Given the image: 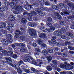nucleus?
<instances>
[{
  "instance_id": "18",
  "label": "nucleus",
  "mask_w": 74,
  "mask_h": 74,
  "mask_svg": "<svg viewBox=\"0 0 74 74\" xmlns=\"http://www.w3.org/2000/svg\"><path fill=\"white\" fill-rule=\"evenodd\" d=\"M21 31H20L19 30H16L15 32V34L16 35H17V36H19V35H22V34L21 33Z\"/></svg>"
},
{
  "instance_id": "40",
  "label": "nucleus",
  "mask_w": 74,
  "mask_h": 74,
  "mask_svg": "<svg viewBox=\"0 0 74 74\" xmlns=\"http://www.w3.org/2000/svg\"><path fill=\"white\" fill-rule=\"evenodd\" d=\"M39 10H42V11H44V10L46 11V8H45L43 6H42L40 7Z\"/></svg>"
},
{
  "instance_id": "57",
  "label": "nucleus",
  "mask_w": 74,
  "mask_h": 74,
  "mask_svg": "<svg viewBox=\"0 0 74 74\" xmlns=\"http://www.w3.org/2000/svg\"><path fill=\"white\" fill-rule=\"evenodd\" d=\"M53 63L54 64V65H56L57 64V61L56 60H53Z\"/></svg>"
},
{
  "instance_id": "31",
  "label": "nucleus",
  "mask_w": 74,
  "mask_h": 74,
  "mask_svg": "<svg viewBox=\"0 0 74 74\" xmlns=\"http://www.w3.org/2000/svg\"><path fill=\"white\" fill-rule=\"evenodd\" d=\"M47 20L48 22H49V23H50V22H52V18H51L50 17H48L47 18Z\"/></svg>"
},
{
  "instance_id": "42",
  "label": "nucleus",
  "mask_w": 74,
  "mask_h": 74,
  "mask_svg": "<svg viewBox=\"0 0 74 74\" xmlns=\"http://www.w3.org/2000/svg\"><path fill=\"white\" fill-rule=\"evenodd\" d=\"M31 70L34 73H35L36 72V69L33 67L31 68Z\"/></svg>"
},
{
  "instance_id": "16",
  "label": "nucleus",
  "mask_w": 74,
  "mask_h": 74,
  "mask_svg": "<svg viewBox=\"0 0 74 74\" xmlns=\"http://www.w3.org/2000/svg\"><path fill=\"white\" fill-rule=\"evenodd\" d=\"M8 19L10 21H14L15 20V17L13 15H11L9 16Z\"/></svg>"
},
{
  "instance_id": "37",
  "label": "nucleus",
  "mask_w": 74,
  "mask_h": 74,
  "mask_svg": "<svg viewBox=\"0 0 74 74\" xmlns=\"http://www.w3.org/2000/svg\"><path fill=\"white\" fill-rule=\"evenodd\" d=\"M47 59L49 62H50L52 60V58L51 56H49L47 58Z\"/></svg>"
},
{
  "instance_id": "24",
  "label": "nucleus",
  "mask_w": 74,
  "mask_h": 74,
  "mask_svg": "<svg viewBox=\"0 0 74 74\" xmlns=\"http://www.w3.org/2000/svg\"><path fill=\"white\" fill-rule=\"evenodd\" d=\"M21 22L23 24H26L27 22V20L26 18H23L21 19Z\"/></svg>"
},
{
  "instance_id": "11",
  "label": "nucleus",
  "mask_w": 74,
  "mask_h": 74,
  "mask_svg": "<svg viewBox=\"0 0 74 74\" xmlns=\"http://www.w3.org/2000/svg\"><path fill=\"white\" fill-rule=\"evenodd\" d=\"M36 11L37 12L40 14L41 16H44L47 14V13L45 12H41V10L37 8L36 9Z\"/></svg>"
},
{
  "instance_id": "43",
  "label": "nucleus",
  "mask_w": 74,
  "mask_h": 74,
  "mask_svg": "<svg viewBox=\"0 0 74 74\" xmlns=\"http://www.w3.org/2000/svg\"><path fill=\"white\" fill-rule=\"evenodd\" d=\"M66 34L67 36H69V37H72V36H73V34L70 32H67Z\"/></svg>"
},
{
  "instance_id": "58",
  "label": "nucleus",
  "mask_w": 74,
  "mask_h": 74,
  "mask_svg": "<svg viewBox=\"0 0 74 74\" xmlns=\"http://www.w3.org/2000/svg\"><path fill=\"white\" fill-rule=\"evenodd\" d=\"M20 38L21 40H23L25 39V37L23 36H22L20 37Z\"/></svg>"
},
{
  "instance_id": "54",
  "label": "nucleus",
  "mask_w": 74,
  "mask_h": 74,
  "mask_svg": "<svg viewBox=\"0 0 74 74\" xmlns=\"http://www.w3.org/2000/svg\"><path fill=\"white\" fill-rule=\"evenodd\" d=\"M27 48H28L29 51V52H30L32 51V47H30V46L29 45H27Z\"/></svg>"
},
{
  "instance_id": "45",
  "label": "nucleus",
  "mask_w": 74,
  "mask_h": 74,
  "mask_svg": "<svg viewBox=\"0 0 74 74\" xmlns=\"http://www.w3.org/2000/svg\"><path fill=\"white\" fill-rule=\"evenodd\" d=\"M6 23L4 22H3L2 23V25H1L2 26V27H3L4 28H6Z\"/></svg>"
},
{
  "instance_id": "26",
  "label": "nucleus",
  "mask_w": 74,
  "mask_h": 74,
  "mask_svg": "<svg viewBox=\"0 0 74 74\" xmlns=\"http://www.w3.org/2000/svg\"><path fill=\"white\" fill-rule=\"evenodd\" d=\"M12 55H13V52L12 51H9L7 52L6 56H12Z\"/></svg>"
},
{
  "instance_id": "29",
  "label": "nucleus",
  "mask_w": 74,
  "mask_h": 74,
  "mask_svg": "<svg viewBox=\"0 0 74 74\" xmlns=\"http://www.w3.org/2000/svg\"><path fill=\"white\" fill-rule=\"evenodd\" d=\"M60 66L61 69H66V67H67L66 65H65L62 63L60 64Z\"/></svg>"
},
{
  "instance_id": "46",
  "label": "nucleus",
  "mask_w": 74,
  "mask_h": 74,
  "mask_svg": "<svg viewBox=\"0 0 74 74\" xmlns=\"http://www.w3.org/2000/svg\"><path fill=\"white\" fill-rule=\"evenodd\" d=\"M39 1L41 4H44L45 3V1L44 0H39Z\"/></svg>"
},
{
  "instance_id": "60",
  "label": "nucleus",
  "mask_w": 74,
  "mask_h": 74,
  "mask_svg": "<svg viewBox=\"0 0 74 74\" xmlns=\"http://www.w3.org/2000/svg\"><path fill=\"white\" fill-rule=\"evenodd\" d=\"M59 50V48L56 47L54 48V51H56V52H58Z\"/></svg>"
},
{
  "instance_id": "27",
  "label": "nucleus",
  "mask_w": 74,
  "mask_h": 74,
  "mask_svg": "<svg viewBox=\"0 0 74 74\" xmlns=\"http://www.w3.org/2000/svg\"><path fill=\"white\" fill-rule=\"evenodd\" d=\"M53 45H54L55 46H57V47H60V44L59 42H55L54 43H51Z\"/></svg>"
},
{
  "instance_id": "20",
  "label": "nucleus",
  "mask_w": 74,
  "mask_h": 74,
  "mask_svg": "<svg viewBox=\"0 0 74 74\" xmlns=\"http://www.w3.org/2000/svg\"><path fill=\"white\" fill-rule=\"evenodd\" d=\"M8 0H3V1H2L3 3L5 5V7H8V5H10V3H9V2H5V1H7ZM4 1H5L4 2Z\"/></svg>"
},
{
  "instance_id": "1",
  "label": "nucleus",
  "mask_w": 74,
  "mask_h": 74,
  "mask_svg": "<svg viewBox=\"0 0 74 74\" xmlns=\"http://www.w3.org/2000/svg\"><path fill=\"white\" fill-rule=\"evenodd\" d=\"M65 28L66 27H63L60 30V31L58 30L55 31L53 32L54 35L56 36H61V37L62 39H66L67 37L65 35H62V33H64L66 32Z\"/></svg>"
},
{
  "instance_id": "49",
  "label": "nucleus",
  "mask_w": 74,
  "mask_h": 74,
  "mask_svg": "<svg viewBox=\"0 0 74 74\" xmlns=\"http://www.w3.org/2000/svg\"><path fill=\"white\" fill-rule=\"evenodd\" d=\"M45 5H50V4L49 3V1H45Z\"/></svg>"
},
{
  "instance_id": "63",
  "label": "nucleus",
  "mask_w": 74,
  "mask_h": 74,
  "mask_svg": "<svg viewBox=\"0 0 74 74\" xmlns=\"http://www.w3.org/2000/svg\"><path fill=\"white\" fill-rule=\"evenodd\" d=\"M33 20H34V21H37V17L36 16H34L33 17Z\"/></svg>"
},
{
  "instance_id": "47",
  "label": "nucleus",
  "mask_w": 74,
  "mask_h": 74,
  "mask_svg": "<svg viewBox=\"0 0 74 74\" xmlns=\"http://www.w3.org/2000/svg\"><path fill=\"white\" fill-rule=\"evenodd\" d=\"M68 49L70 50L71 51H74V49H73V47L71 46H69L68 47Z\"/></svg>"
},
{
  "instance_id": "25",
  "label": "nucleus",
  "mask_w": 74,
  "mask_h": 74,
  "mask_svg": "<svg viewBox=\"0 0 74 74\" xmlns=\"http://www.w3.org/2000/svg\"><path fill=\"white\" fill-rule=\"evenodd\" d=\"M28 25L29 26L31 27H35L36 25V23H32V22H29Z\"/></svg>"
},
{
  "instance_id": "14",
  "label": "nucleus",
  "mask_w": 74,
  "mask_h": 74,
  "mask_svg": "<svg viewBox=\"0 0 74 74\" xmlns=\"http://www.w3.org/2000/svg\"><path fill=\"white\" fill-rule=\"evenodd\" d=\"M22 5L21 6H17L14 8V9L17 11H19L21 10L22 11Z\"/></svg>"
},
{
  "instance_id": "9",
  "label": "nucleus",
  "mask_w": 74,
  "mask_h": 74,
  "mask_svg": "<svg viewBox=\"0 0 74 74\" xmlns=\"http://www.w3.org/2000/svg\"><path fill=\"white\" fill-rule=\"evenodd\" d=\"M74 18V16H66V17H64V20L65 22H69V20H72V19Z\"/></svg>"
},
{
  "instance_id": "62",
  "label": "nucleus",
  "mask_w": 74,
  "mask_h": 74,
  "mask_svg": "<svg viewBox=\"0 0 74 74\" xmlns=\"http://www.w3.org/2000/svg\"><path fill=\"white\" fill-rule=\"evenodd\" d=\"M27 15L28 16H30L32 17V16H33V15L31 13H28L27 14Z\"/></svg>"
},
{
  "instance_id": "12",
  "label": "nucleus",
  "mask_w": 74,
  "mask_h": 74,
  "mask_svg": "<svg viewBox=\"0 0 74 74\" xmlns=\"http://www.w3.org/2000/svg\"><path fill=\"white\" fill-rule=\"evenodd\" d=\"M5 59L6 60V62L7 63H8L10 65H11V63L12 64V61L11 60V58L9 57H5Z\"/></svg>"
},
{
  "instance_id": "41",
  "label": "nucleus",
  "mask_w": 74,
  "mask_h": 74,
  "mask_svg": "<svg viewBox=\"0 0 74 74\" xmlns=\"http://www.w3.org/2000/svg\"><path fill=\"white\" fill-rule=\"evenodd\" d=\"M47 69L48 70V71H51L52 70V67L50 66H48L47 67Z\"/></svg>"
},
{
  "instance_id": "7",
  "label": "nucleus",
  "mask_w": 74,
  "mask_h": 74,
  "mask_svg": "<svg viewBox=\"0 0 74 74\" xmlns=\"http://www.w3.org/2000/svg\"><path fill=\"white\" fill-rule=\"evenodd\" d=\"M29 33L31 36H35L36 35V31L33 29H29Z\"/></svg>"
},
{
  "instance_id": "51",
  "label": "nucleus",
  "mask_w": 74,
  "mask_h": 74,
  "mask_svg": "<svg viewBox=\"0 0 74 74\" xmlns=\"http://www.w3.org/2000/svg\"><path fill=\"white\" fill-rule=\"evenodd\" d=\"M34 5L35 6V7H37L40 5V4H39L38 3H37V2L35 3L34 4Z\"/></svg>"
},
{
  "instance_id": "10",
  "label": "nucleus",
  "mask_w": 74,
  "mask_h": 74,
  "mask_svg": "<svg viewBox=\"0 0 74 74\" xmlns=\"http://www.w3.org/2000/svg\"><path fill=\"white\" fill-rule=\"evenodd\" d=\"M40 29L44 33H45V32L46 33H48L51 32V30H50V29H48L44 27H41Z\"/></svg>"
},
{
  "instance_id": "4",
  "label": "nucleus",
  "mask_w": 74,
  "mask_h": 74,
  "mask_svg": "<svg viewBox=\"0 0 74 74\" xmlns=\"http://www.w3.org/2000/svg\"><path fill=\"white\" fill-rule=\"evenodd\" d=\"M59 6L60 8V10H62L64 12L65 15H69L70 12L69 11L67 10L66 9H63V8H66V6L64 5V4L63 3H59Z\"/></svg>"
},
{
  "instance_id": "22",
  "label": "nucleus",
  "mask_w": 74,
  "mask_h": 74,
  "mask_svg": "<svg viewBox=\"0 0 74 74\" xmlns=\"http://www.w3.org/2000/svg\"><path fill=\"white\" fill-rule=\"evenodd\" d=\"M46 11H47V12L49 13L52 12V11H53V9L52 8H46Z\"/></svg>"
},
{
  "instance_id": "35",
  "label": "nucleus",
  "mask_w": 74,
  "mask_h": 74,
  "mask_svg": "<svg viewBox=\"0 0 74 74\" xmlns=\"http://www.w3.org/2000/svg\"><path fill=\"white\" fill-rule=\"evenodd\" d=\"M42 40L41 39H38V44H39L40 45H42Z\"/></svg>"
},
{
  "instance_id": "39",
  "label": "nucleus",
  "mask_w": 74,
  "mask_h": 74,
  "mask_svg": "<svg viewBox=\"0 0 74 74\" xmlns=\"http://www.w3.org/2000/svg\"><path fill=\"white\" fill-rule=\"evenodd\" d=\"M47 51L48 52L50 53H53V49H48Z\"/></svg>"
},
{
  "instance_id": "8",
  "label": "nucleus",
  "mask_w": 74,
  "mask_h": 74,
  "mask_svg": "<svg viewBox=\"0 0 74 74\" xmlns=\"http://www.w3.org/2000/svg\"><path fill=\"white\" fill-rule=\"evenodd\" d=\"M12 1L13 2H11L9 3V5L10 7L14 8L16 6V5L18 4V1L14 0H13Z\"/></svg>"
},
{
  "instance_id": "33",
  "label": "nucleus",
  "mask_w": 74,
  "mask_h": 74,
  "mask_svg": "<svg viewBox=\"0 0 74 74\" xmlns=\"http://www.w3.org/2000/svg\"><path fill=\"white\" fill-rule=\"evenodd\" d=\"M5 16V15H4L3 12L0 11V17H2V18H4Z\"/></svg>"
},
{
  "instance_id": "13",
  "label": "nucleus",
  "mask_w": 74,
  "mask_h": 74,
  "mask_svg": "<svg viewBox=\"0 0 74 74\" xmlns=\"http://www.w3.org/2000/svg\"><path fill=\"white\" fill-rule=\"evenodd\" d=\"M47 25L49 27H50V29H49L50 30V32H49V33L50 32H51V30H53L54 31V30H55V27L53 26H52V23H47Z\"/></svg>"
},
{
  "instance_id": "64",
  "label": "nucleus",
  "mask_w": 74,
  "mask_h": 74,
  "mask_svg": "<svg viewBox=\"0 0 74 74\" xmlns=\"http://www.w3.org/2000/svg\"><path fill=\"white\" fill-rule=\"evenodd\" d=\"M2 32L3 34H6L7 33V31H5V30H3Z\"/></svg>"
},
{
  "instance_id": "32",
  "label": "nucleus",
  "mask_w": 74,
  "mask_h": 74,
  "mask_svg": "<svg viewBox=\"0 0 74 74\" xmlns=\"http://www.w3.org/2000/svg\"><path fill=\"white\" fill-rule=\"evenodd\" d=\"M52 8L55 10H58L59 9L58 7L56 5H53L52 6Z\"/></svg>"
},
{
  "instance_id": "3",
  "label": "nucleus",
  "mask_w": 74,
  "mask_h": 74,
  "mask_svg": "<svg viewBox=\"0 0 74 74\" xmlns=\"http://www.w3.org/2000/svg\"><path fill=\"white\" fill-rule=\"evenodd\" d=\"M16 45L17 47H20V48H21L20 50V51L21 52H25V53H27L28 52L27 48L25 47V44L22 43H18L16 44Z\"/></svg>"
},
{
  "instance_id": "19",
  "label": "nucleus",
  "mask_w": 74,
  "mask_h": 74,
  "mask_svg": "<svg viewBox=\"0 0 74 74\" xmlns=\"http://www.w3.org/2000/svg\"><path fill=\"white\" fill-rule=\"evenodd\" d=\"M46 37V35L44 33H41L39 35V37L40 38H45Z\"/></svg>"
},
{
  "instance_id": "55",
  "label": "nucleus",
  "mask_w": 74,
  "mask_h": 74,
  "mask_svg": "<svg viewBox=\"0 0 74 74\" xmlns=\"http://www.w3.org/2000/svg\"><path fill=\"white\" fill-rule=\"evenodd\" d=\"M31 13H32V14L33 15H36L37 14V12L35 11H31Z\"/></svg>"
},
{
  "instance_id": "50",
  "label": "nucleus",
  "mask_w": 74,
  "mask_h": 74,
  "mask_svg": "<svg viewBox=\"0 0 74 74\" xmlns=\"http://www.w3.org/2000/svg\"><path fill=\"white\" fill-rule=\"evenodd\" d=\"M42 48H45V47H47V45L45 43H42L41 45Z\"/></svg>"
},
{
  "instance_id": "34",
  "label": "nucleus",
  "mask_w": 74,
  "mask_h": 74,
  "mask_svg": "<svg viewBox=\"0 0 74 74\" xmlns=\"http://www.w3.org/2000/svg\"><path fill=\"white\" fill-rule=\"evenodd\" d=\"M1 52L3 53L5 56H6V55L7 54V50H6L3 49L1 51Z\"/></svg>"
},
{
  "instance_id": "5",
  "label": "nucleus",
  "mask_w": 74,
  "mask_h": 74,
  "mask_svg": "<svg viewBox=\"0 0 74 74\" xmlns=\"http://www.w3.org/2000/svg\"><path fill=\"white\" fill-rule=\"evenodd\" d=\"M8 26H7L6 27V28L7 30H8V31H10V32H12L13 29L12 27H15V26H14V25L12 23L9 22L8 23Z\"/></svg>"
},
{
  "instance_id": "53",
  "label": "nucleus",
  "mask_w": 74,
  "mask_h": 74,
  "mask_svg": "<svg viewBox=\"0 0 74 74\" xmlns=\"http://www.w3.org/2000/svg\"><path fill=\"white\" fill-rule=\"evenodd\" d=\"M62 55L64 57H66L67 56V53H66V52H64L62 53Z\"/></svg>"
},
{
  "instance_id": "48",
  "label": "nucleus",
  "mask_w": 74,
  "mask_h": 74,
  "mask_svg": "<svg viewBox=\"0 0 74 74\" xmlns=\"http://www.w3.org/2000/svg\"><path fill=\"white\" fill-rule=\"evenodd\" d=\"M64 44H65V45H70L71 43H70V42H69L67 41H66Z\"/></svg>"
},
{
  "instance_id": "28",
  "label": "nucleus",
  "mask_w": 74,
  "mask_h": 74,
  "mask_svg": "<svg viewBox=\"0 0 74 74\" xmlns=\"http://www.w3.org/2000/svg\"><path fill=\"white\" fill-rule=\"evenodd\" d=\"M29 58H30V57H28L24 58V62H29L30 61Z\"/></svg>"
},
{
  "instance_id": "17",
  "label": "nucleus",
  "mask_w": 74,
  "mask_h": 74,
  "mask_svg": "<svg viewBox=\"0 0 74 74\" xmlns=\"http://www.w3.org/2000/svg\"><path fill=\"white\" fill-rule=\"evenodd\" d=\"M57 38L55 36H53L52 37V38L53 39H52L51 41V43H54V42H56V39Z\"/></svg>"
},
{
  "instance_id": "52",
  "label": "nucleus",
  "mask_w": 74,
  "mask_h": 74,
  "mask_svg": "<svg viewBox=\"0 0 74 74\" xmlns=\"http://www.w3.org/2000/svg\"><path fill=\"white\" fill-rule=\"evenodd\" d=\"M54 26L57 28H59L60 27V26L59 25L57 24V23L54 24Z\"/></svg>"
},
{
  "instance_id": "15",
  "label": "nucleus",
  "mask_w": 74,
  "mask_h": 74,
  "mask_svg": "<svg viewBox=\"0 0 74 74\" xmlns=\"http://www.w3.org/2000/svg\"><path fill=\"white\" fill-rule=\"evenodd\" d=\"M5 10L6 11H8V8L7 6L4 7H1L0 8V11L3 12V11H5Z\"/></svg>"
},
{
  "instance_id": "59",
  "label": "nucleus",
  "mask_w": 74,
  "mask_h": 74,
  "mask_svg": "<svg viewBox=\"0 0 74 74\" xmlns=\"http://www.w3.org/2000/svg\"><path fill=\"white\" fill-rule=\"evenodd\" d=\"M67 4L68 5V6L70 7H72V5H73V4H71L70 3H67Z\"/></svg>"
},
{
  "instance_id": "21",
  "label": "nucleus",
  "mask_w": 74,
  "mask_h": 74,
  "mask_svg": "<svg viewBox=\"0 0 74 74\" xmlns=\"http://www.w3.org/2000/svg\"><path fill=\"white\" fill-rule=\"evenodd\" d=\"M32 6H33L32 5H28L26 6V9L28 10H32Z\"/></svg>"
},
{
  "instance_id": "23",
  "label": "nucleus",
  "mask_w": 74,
  "mask_h": 74,
  "mask_svg": "<svg viewBox=\"0 0 74 74\" xmlns=\"http://www.w3.org/2000/svg\"><path fill=\"white\" fill-rule=\"evenodd\" d=\"M42 53L44 55H45V56H47L48 54V51H47L46 50H43L42 51Z\"/></svg>"
},
{
  "instance_id": "30",
  "label": "nucleus",
  "mask_w": 74,
  "mask_h": 74,
  "mask_svg": "<svg viewBox=\"0 0 74 74\" xmlns=\"http://www.w3.org/2000/svg\"><path fill=\"white\" fill-rule=\"evenodd\" d=\"M3 59L2 56L0 54V64H3V63H5L4 61L2 60Z\"/></svg>"
},
{
  "instance_id": "38",
  "label": "nucleus",
  "mask_w": 74,
  "mask_h": 74,
  "mask_svg": "<svg viewBox=\"0 0 74 74\" xmlns=\"http://www.w3.org/2000/svg\"><path fill=\"white\" fill-rule=\"evenodd\" d=\"M12 57L13 58H14V59H16L18 57V55L16 54H14V53H13V55L12 56Z\"/></svg>"
},
{
  "instance_id": "44",
  "label": "nucleus",
  "mask_w": 74,
  "mask_h": 74,
  "mask_svg": "<svg viewBox=\"0 0 74 74\" xmlns=\"http://www.w3.org/2000/svg\"><path fill=\"white\" fill-rule=\"evenodd\" d=\"M59 23L60 25L62 26H64V22L63 21H60Z\"/></svg>"
},
{
  "instance_id": "61",
  "label": "nucleus",
  "mask_w": 74,
  "mask_h": 74,
  "mask_svg": "<svg viewBox=\"0 0 74 74\" xmlns=\"http://www.w3.org/2000/svg\"><path fill=\"white\" fill-rule=\"evenodd\" d=\"M32 46L33 47H36L37 46V45L36 43L33 42L32 44Z\"/></svg>"
},
{
  "instance_id": "2",
  "label": "nucleus",
  "mask_w": 74,
  "mask_h": 74,
  "mask_svg": "<svg viewBox=\"0 0 74 74\" xmlns=\"http://www.w3.org/2000/svg\"><path fill=\"white\" fill-rule=\"evenodd\" d=\"M12 35L11 34H8V37L6 39H3L1 41V42L4 44H8L9 43H12V38L11 37Z\"/></svg>"
},
{
  "instance_id": "6",
  "label": "nucleus",
  "mask_w": 74,
  "mask_h": 74,
  "mask_svg": "<svg viewBox=\"0 0 74 74\" xmlns=\"http://www.w3.org/2000/svg\"><path fill=\"white\" fill-rule=\"evenodd\" d=\"M10 66H11L12 67H13L15 68L16 69H17V71L18 73H19V71L21 70V68H20V67H19L20 65L19 64H13L11 63H10Z\"/></svg>"
},
{
  "instance_id": "36",
  "label": "nucleus",
  "mask_w": 74,
  "mask_h": 74,
  "mask_svg": "<svg viewBox=\"0 0 74 74\" xmlns=\"http://www.w3.org/2000/svg\"><path fill=\"white\" fill-rule=\"evenodd\" d=\"M35 50H36V51L37 52L36 53V55H39V53L37 52H40V49L38 48H36L35 49Z\"/></svg>"
},
{
  "instance_id": "56",
  "label": "nucleus",
  "mask_w": 74,
  "mask_h": 74,
  "mask_svg": "<svg viewBox=\"0 0 74 74\" xmlns=\"http://www.w3.org/2000/svg\"><path fill=\"white\" fill-rule=\"evenodd\" d=\"M57 18L59 20H61V19H62V16L60 15L58 16H57Z\"/></svg>"
}]
</instances>
